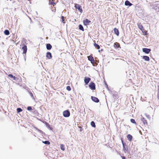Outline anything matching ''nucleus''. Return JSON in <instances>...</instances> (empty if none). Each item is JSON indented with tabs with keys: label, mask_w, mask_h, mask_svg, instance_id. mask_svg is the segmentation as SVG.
Instances as JSON below:
<instances>
[{
	"label": "nucleus",
	"mask_w": 159,
	"mask_h": 159,
	"mask_svg": "<svg viewBox=\"0 0 159 159\" xmlns=\"http://www.w3.org/2000/svg\"><path fill=\"white\" fill-rule=\"evenodd\" d=\"M46 48L48 50H49L52 48V46L50 44L48 43L46 45Z\"/></svg>",
	"instance_id": "18"
},
{
	"label": "nucleus",
	"mask_w": 159,
	"mask_h": 159,
	"mask_svg": "<svg viewBox=\"0 0 159 159\" xmlns=\"http://www.w3.org/2000/svg\"><path fill=\"white\" fill-rule=\"evenodd\" d=\"M66 89L67 90H68V91H70L71 90V89L70 87L69 86H67Z\"/></svg>",
	"instance_id": "32"
},
{
	"label": "nucleus",
	"mask_w": 159,
	"mask_h": 159,
	"mask_svg": "<svg viewBox=\"0 0 159 159\" xmlns=\"http://www.w3.org/2000/svg\"><path fill=\"white\" fill-rule=\"evenodd\" d=\"M91 125L92 127H96V125H95V123L93 121H92L91 122Z\"/></svg>",
	"instance_id": "26"
},
{
	"label": "nucleus",
	"mask_w": 159,
	"mask_h": 159,
	"mask_svg": "<svg viewBox=\"0 0 159 159\" xmlns=\"http://www.w3.org/2000/svg\"><path fill=\"white\" fill-rule=\"evenodd\" d=\"M130 121L132 123L136 124V123L134 119H130Z\"/></svg>",
	"instance_id": "29"
},
{
	"label": "nucleus",
	"mask_w": 159,
	"mask_h": 159,
	"mask_svg": "<svg viewBox=\"0 0 159 159\" xmlns=\"http://www.w3.org/2000/svg\"><path fill=\"white\" fill-rule=\"evenodd\" d=\"M61 19L62 20V22L63 23H65V17L64 16H62L61 17Z\"/></svg>",
	"instance_id": "31"
},
{
	"label": "nucleus",
	"mask_w": 159,
	"mask_h": 159,
	"mask_svg": "<svg viewBox=\"0 0 159 159\" xmlns=\"http://www.w3.org/2000/svg\"><path fill=\"white\" fill-rule=\"evenodd\" d=\"M27 109L28 110H32L31 107L30 106L28 107Z\"/></svg>",
	"instance_id": "33"
},
{
	"label": "nucleus",
	"mask_w": 159,
	"mask_h": 159,
	"mask_svg": "<svg viewBox=\"0 0 159 159\" xmlns=\"http://www.w3.org/2000/svg\"><path fill=\"white\" fill-rule=\"evenodd\" d=\"M4 33L6 35H8L10 34L9 31L8 30H6L4 31Z\"/></svg>",
	"instance_id": "24"
},
{
	"label": "nucleus",
	"mask_w": 159,
	"mask_h": 159,
	"mask_svg": "<svg viewBox=\"0 0 159 159\" xmlns=\"http://www.w3.org/2000/svg\"><path fill=\"white\" fill-rule=\"evenodd\" d=\"M94 46L95 48H97V49H99L100 48V47L99 45L96 43H94Z\"/></svg>",
	"instance_id": "22"
},
{
	"label": "nucleus",
	"mask_w": 159,
	"mask_h": 159,
	"mask_svg": "<svg viewBox=\"0 0 159 159\" xmlns=\"http://www.w3.org/2000/svg\"><path fill=\"white\" fill-rule=\"evenodd\" d=\"M157 98L158 99H159V91H158V92L157 93Z\"/></svg>",
	"instance_id": "34"
},
{
	"label": "nucleus",
	"mask_w": 159,
	"mask_h": 159,
	"mask_svg": "<svg viewBox=\"0 0 159 159\" xmlns=\"http://www.w3.org/2000/svg\"><path fill=\"white\" fill-rule=\"evenodd\" d=\"M79 29L83 31H84V29L83 26L81 25H79Z\"/></svg>",
	"instance_id": "23"
},
{
	"label": "nucleus",
	"mask_w": 159,
	"mask_h": 159,
	"mask_svg": "<svg viewBox=\"0 0 159 159\" xmlns=\"http://www.w3.org/2000/svg\"><path fill=\"white\" fill-rule=\"evenodd\" d=\"M121 141L123 145V150L125 153H129V150L128 146L125 143H124L122 138L121 139Z\"/></svg>",
	"instance_id": "1"
},
{
	"label": "nucleus",
	"mask_w": 159,
	"mask_h": 159,
	"mask_svg": "<svg viewBox=\"0 0 159 159\" xmlns=\"http://www.w3.org/2000/svg\"><path fill=\"white\" fill-rule=\"evenodd\" d=\"M43 143L45 144L49 145L50 144V142L48 141H45L44 142L43 141Z\"/></svg>",
	"instance_id": "30"
},
{
	"label": "nucleus",
	"mask_w": 159,
	"mask_h": 159,
	"mask_svg": "<svg viewBox=\"0 0 159 159\" xmlns=\"http://www.w3.org/2000/svg\"><path fill=\"white\" fill-rule=\"evenodd\" d=\"M142 32L144 34V35H147V31L145 30L144 29V30H141Z\"/></svg>",
	"instance_id": "28"
},
{
	"label": "nucleus",
	"mask_w": 159,
	"mask_h": 159,
	"mask_svg": "<svg viewBox=\"0 0 159 159\" xmlns=\"http://www.w3.org/2000/svg\"><path fill=\"white\" fill-rule=\"evenodd\" d=\"M60 148H61V149L63 151H64L65 150L64 146L63 144H61Z\"/></svg>",
	"instance_id": "25"
},
{
	"label": "nucleus",
	"mask_w": 159,
	"mask_h": 159,
	"mask_svg": "<svg viewBox=\"0 0 159 159\" xmlns=\"http://www.w3.org/2000/svg\"><path fill=\"white\" fill-rule=\"evenodd\" d=\"M8 76L9 77L13 78L14 80H16V77L15 76H13L12 74L8 75Z\"/></svg>",
	"instance_id": "20"
},
{
	"label": "nucleus",
	"mask_w": 159,
	"mask_h": 159,
	"mask_svg": "<svg viewBox=\"0 0 159 159\" xmlns=\"http://www.w3.org/2000/svg\"><path fill=\"white\" fill-rule=\"evenodd\" d=\"M49 4L50 5H52L53 6H54L55 3L53 1V0H50L49 1Z\"/></svg>",
	"instance_id": "19"
},
{
	"label": "nucleus",
	"mask_w": 159,
	"mask_h": 159,
	"mask_svg": "<svg viewBox=\"0 0 159 159\" xmlns=\"http://www.w3.org/2000/svg\"><path fill=\"white\" fill-rule=\"evenodd\" d=\"M22 49L23 50V54H25L27 51V46L25 45H24L23 47L22 48Z\"/></svg>",
	"instance_id": "8"
},
{
	"label": "nucleus",
	"mask_w": 159,
	"mask_h": 159,
	"mask_svg": "<svg viewBox=\"0 0 159 159\" xmlns=\"http://www.w3.org/2000/svg\"><path fill=\"white\" fill-rule=\"evenodd\" d=\"M114 47L116 48H118L120 46V44L117 42L114 43Z\"/></svg>",
	"instance_id": "16"
},
{
	"label": "nucleus",
	"mask_w": 159,
	"mask_h": 159,
	"mask_svg": "<svg viewBox=\"0 0 159 159\" xmlns=\"http://www.w3.org/2000/svg\"><path fill=\"white\" fill-rule=\"evenodd\" d=\"M22 111V109L20 108H17V112L18 113Z\"/></svg>",
	"instance_id": "27"
},
{
	"label": "nucleus",
	"mask_w": 159,
	"mask_h": 159,
	"mask_svg": "<svg viewBox=\"0 0 159 159\" xmlns=\"http://www.w3.org/2000/svg\"><path fill=\"white\" fill-rule=\"evenodd\" d=\"M121 157L122 158V159H126V157H124V156H121Z\"/></svg>",
	"instance_id": "35"
},
{
	"label": "nucleus",
	"mask_w": 159,
	"mask_h": 159,
	"mask_svg": "<svg viewBox=\"0 0 159 159\" xmlns=\"http://www.w3.org/2000/svg\"><path fill=\"white\" fill-rule=\"evenodd\" d=\"M138 28L141 30H144V28L143 26V25H141L140 24H139L138 25Z\"/></svg>",
	"instance_id": "21"
},
{
	"label": "nucleus",
	"mask_w": 159,
	"mask_h": 159,
	"mask_svg": "<svg viewBox=\"0 0 159 159\" xmlns=\"http://www.w3.org/2000/svg\"><path fill=\"white\" fill-rule=\"evenodd\" d=\"M75 7L76 9H78L81 13L82 12L83 10L82 9L81 6L80 5L77 4H75Z\"/></svg>",
	"instance_id": "2"
},
{
	"label": "nucleus",
	"mask_w": 159,
	"mask_h": 159,
	"mask_svg": "<svg viewBox=\"0 0 159 159\" xmlns=\"http://www.w3.org/2000/svg\"><path fill=\"white\" fill-rule=\"evenodd\" d=\"M114 31L115 34L117 36H119V30L117 29L116 28H114Z\"/></svg>",
	"instance_id": "13"
},
{
	"label": "nucleus",
	"mask_w": 159,
	"mask_h": 159,
	"mask_svg": "<svg viewBox=\"0 0 159 159\" xmlns=\"http://www.w3.org/2000/svg\"><path fill=\"white\" fill-rule=\"evenodd\" d=\"M127 138L128 139L129 141H131V140H132V138H133V137L130 134H128V135H127Z\"/></svg>",
	"instance_id": "14"
},
{
	"label": "nucleus",
	"mask_w": 159,
	"mask_h": 159,
	"mask_svg": "<svg viewBox=\"0 0 159 159\" xmlns=\"http://www.w3.org/2000/svg\"><path fill=\"white\" fill-rule=\"evenodd\" d=\"M88 60L91 61V63L94 65L95 63V61L92 56L90 55L88 57Z\"/></svg>",
	"instance_id": "5"
},
{
	"label": "nucleus",
	"mask_w": 159,
	"mask_h": 159,
	"mask_svg": "<svg viewBox=\"0 0 159 159\" xmlns=\"http://www.w3.org/2000/svg\"><path fill=\"white\" fill-rule=\"evenodd\" d=\"M143 58L147 61H148L150 60V58L149 57L146 56H143Z\"/></svg>",
	"instance_id": "15"
},
{
	"label": "nucleus",
	"mask_w": 159,
	"mask_h": 159,
	"mask_svg": "<svg viewBox=\"0 0 159 159\" xmlns=\"http://www.w3.org/2000/svg\"><path fill=\"white\" fill-rule=\"evenodd\" d=\"M157 88H158V91H159V85H158V86Z\"/></svg>",
	"instance_id": "36"
},
{
	"label": "nucleus",
	"mask_w": 159,
	"mask_h": 159,
	"mask_svg": "<svg viewBox=\"0 0 159 159\" xmlns=\"http://www.w3.org/2000/svg\"><path fill=\"white\" fill-rule=\"evenodd\" d=\"M151 51V50L150 49L147 48H143V51L147 54L149 53Z\"/></svg>",
	"instance_id": "9"
},
{
	"label": "nucleus",
	"mask_w": 159,
	"mask_h": 159,
	"mask_svg": "<svg viewBox=\"0 0 159 159\" xmlns=\"http://www.w3.org/2000/svg\"><path fill=\"white\" fill-rule=\"evenodd\" d=\"M79 128L81 129H82V127H80Z\"/></svg>",
	"instance_id": "37"
},
{
	"label": "nucleus",
	"mask_w": 159,
	"mask_h": 159,
	"mask_svg": "<svg viewBox=\"0 0 159 159\" xmlns=\"http://www.w3.org/2000/svg\"><path fill=\"white\" fill-rule=\"evenodd\" d=\"M63 115L65 117H68L70 116V113L68 110H66L63 112Z\"/></svg>",
	"instance_id": "4"
},
{
	"label": "nucleus",
	"mask_w": 159,
	"mask_h": 159,
	"mask_svg": "<svg viewBox=\"0 0 159 159\" xmlns=\"http://www.w3.org/2000/svg\"><path fill=\"white\" fill-rule=\"evenodd\" d=\"M91 80V78L89 77H85L84 78V81L85 84H87Z\"/></svg>",
	"instance_id": "7"
},
{
	"label": "nucleus",
	"mask_w": 159,
	"mask_h": 159,
	"mask_svg": "<svg viewBox=\"0 0 159 159\" xmlns=\"http://www.w3.org/2000/svg\"><path fill=\"white\" fill-rule=\"evenodd\" d=\"M89 86V88L92 90H94L96 89L95 84L93 82H90Z\"/></svg>",
	"instance_id": "3"
},
{
	"label": "nucleus",
	"mask_w": 159,
	"mask_h": 159,
	"mask_svg": "<svg viewBox=\"0 0 159 159\" xmlns=\"http://www.w3.org/2000/svg\"><path fill=\"white\" fill-rule=\"evenodd\" d=\"M141 120L143 122V124L145 125H148L147 120L144 117H142L141 119Z\"/></svg>",
	"instance_id": "11"
},
{
	"label": "nucleus",
	"mask_w": 159,
	"mask_h": 159,
	"mask_svg": "<svg viewBox=\"0 0 159 159\" xmlns=\"http://www.w3.org/2000/svg\"><path fill=\"white\" fill-rule=\"evenodd\" d=\"M91 22V21L88 19H86L84 20V24L85 25H88L89 23Z\"/></svg>",
	"instance_id": "12"
},
{
	"label": "nucleus",
	"mask_w": 159,
	"mask_h": 159,
	"mask_svg": "<svg viewBox=\"0 0 159 159\" xmlns=\"http://www.w3.org/2000/svg\"><path fill=\"white\" fill-rule=\"evenodd\" d=\"M46 57L49 59L51 58L52 55L51 53L49 52H48L46 53Z\"/></svg>",
	"instance_id": "10"
},
{
	"label": "nucleus",
	"mask_w": 159,
	"mask_h": 159,
	"mask_svg": "<svg viewBox=\"0 0 159 159\" xmlns=\"http://www.w3.org/2000/svg\"><path fill=\"white\" fill-rule=\"evenodd\" d=\"M91 98L92 100L94 102H99V100L98 98L96 97L91 96Z\"/></svg>",
	"instance_id": "6"
},
{
	"label": "nucleus",
	"mask_w": 159,
	"mask_h": 159,
	"mask_svg": "<svg viewBox=\"0 0 159 159\" xmlns=\"http://www.w3.org/2000/svg\"><path fill=\"white\" fill-rule=\"evenodd\" d=\"M125 5L126 6H130L132 5V4L130 3L128 1H126L125 2Z\"/></svg>",
	"instance_id": "17"
}]
</instances>
